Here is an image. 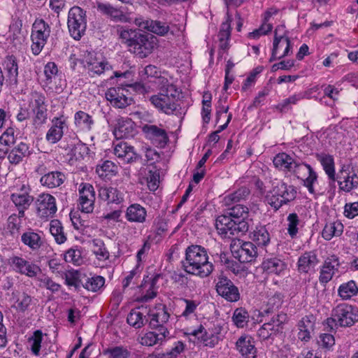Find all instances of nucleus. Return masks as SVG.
<instances>
[{"label": "nucleus", "instance_id": "f257e3e1", "mask_svg": "<svg viewBox=\"0 0 358 358\" xmlns=\"http://www.w3.org/2000/svg\"><path fill=\"white\" fill-rule=\"evenodd\" d=\"M181 90L166 78H159V92L150 97L152 104L159 110L167 114H177Z\"/></svg>", "mask_w": 358, "mask_h": 358}, {"label": "nucleus", "instance_id": "f03ea898", "mask_svg": "<svg viewBox=\"0 0 358 358\" xmlns=\"http://www.w3.org/2000/svg\"><path fill=\"white\" fill-rule=\"evenodd\" d=\"M182 264L185 272L201 278L208 276L213 271V265L208 261L206 250L198 245L187 248L185 259Z\"/></svg>", "mask_w": 358, "mask_h": 358}, {"label": "nucleus", "instance_id": "7ed1b4c3", "mask_svg": "<svg viewBox=\"0 0 358 358\" xmlns=\"http://www.w3.org/2000/svg\"><path fill=\"white\" fill-rule=\"evenodd\" d=\"M274 166L281 170L292 171L299 178L301 170L306 169L308 172V176L303 179V185L307 187L310 194H314V184L317 182V174L313 170L310 164L300 163L292 159L289 155L281 152L275 155L273 160Z\"/></svg>", "mask_w": 358, "mask_h": 358}, {"label": "nucleus", "instance_id": "20e7f679", "mask_svg": "<svg viewBox=\"0 0 358 358\" xmlns=\"http://www.w3.org/2000/svg\"><path fill=\"white\" fill-rule=\"evenodd\" d=\"M296 194V187L293 185H289L283 181H277L273 183V188L266 199L267 203L277 210L283 205L294 201Z\"/></svg>", "mask_w": 358, "mask_h": 358}, {"label": "nucleus", "instance_id": "39448f33", "mask_svg": "<svg viewBox=\"0 0 358 358\" xmlns=\"http://www.w3.org/2000/svg\"><path fill=\"white\" fill-rule=\"evenodd\" d=\"M29 108L32 113V124L39 128L45 124L48 120V103L45 94L32 91L28 100Z\"/></svg>", "mask_w": 358, "mask_h": 358}, {"label": "nucleus", "instance_id": "423d86ee", "mask_svg": "<svg viewBox=\"0 0 358 358\" xmlns=\"http://www.w3.org/2000/svg\"><path fill=\"white\" fill-rule=\"evenodd\" d=\"M51 32L50 24L42 18H36L32 24L31 40V52L34 55L41 53Z\"/></svg>", "mask_w": 358, "mask_h": 358}, {"label": "nucleus", "instance_id": "0eeeda50", "mask_svg": "<svg viewBox=\"0 0 358 358\" xmlns=\"http://www.w3.org/2000/svg\"><path fill=\"white\" fill-rule=\"evenodd\" d=\"M86 12L79 6L72 7L68 15V28L71 36L79 40L87 27Z\"/></svg>", "mask_w": 358, "mask_h": 358}, {"label": "nucleus", "instance_id": "6e6552de", "mask_svg": "<svg viewBox=\"0 0 358 358\" xmlns=\"http://www.w3.org/2000/svg\"><path fill=\"white\" fill-rule=\"evenodd\" d=\"M157 39L151 34L138 32L129 51L143 59L150 55L157 45Z\"/></svg>", "mask_w": 358, "mask_h": 358}, {"label": "nucleus", "instance_id": "1a4fd4ad", "mask_svg": "<svg viewBox=\"0 0 358 358\" xmlns=\"http://www.w3.org/2000/svg\"><path fill=\"white\" fill-rule=\"evenodd\" d=\"M84 67L92 74L101 75L112 69L109 63L102 57H98L93 51H85L79 59Z\"/></svg>", "mask_w": 358, "mask_h": 358}, {"label": "nucleus", "instance_id": "9d476101", "mask_svg": "<svg viewBox=\"0 0 358 358\" xmlns=\"http://www.w3.org/2000/svg\"><path fill=\"white\" fill-rule=\"evenodd\" d=\"M340 327H351L358 321V308L346 303L339 304L332 311Z\"/></svg>", "mask_w": 358, "mask_h": 358}, {"label": "nucleus", "instance_id": "9b49d317", "mask_svg": "<svg viewBox=\"0 0 358 358\" xmlns=\"http://www.w3.org/2000/svg\"><path fill=\"white\" fill-rule=\"evenodd\" d=\"M228 210L227 214L238 224L237 229H241V234L248 232L253 223L249 208L241 204H236L229 208Z\"/></svg>", "mask_w": 358, "mask_h": 358}, {"label": "nucleus", "instance_id": "f8f14e48", "mask_svg": "<svg viewBox=\"0 0 358 358\" xmlns=\"http://www.w3.org/2000/svg\"><path fill=\"white\" fill-rule=\"evenodd\" d=\"M215 289L218 295L229 302H236L241 298L238 288L230 279L223 275L217 277Z\"/></svg>", "mask_w": 358, "mask_h": 358}, {"label": "nucleus", "instance_id": "ddd939ff", "mask_svg": "<svg viewBox=\"0 0 358 358\" xmlns=\"http://www.w3.org/2000/svg\"><path fill=\"white\" fill-rule=\"evenodd\" d=\"M170 317V314L165 305L159 304L148 313V324L151 329L159 332L169 331L166 324Z\"/></svg>", "mask_w": 358, "mask_h": 358}, {"label": "nucleus", "instance_id": "4468645a", "mask_svg": "<svg viewBox=\"0 0 358 358\" xmlns=\"http://www.w3.org/2000/svg\"><path fill=\"white\" fill-rule=\"evenodd\" d=\"M231 251L234 258L241 263L251 262L255 259L257 255V247L252 242L241 243L238 240V243L231 245Z\"/></svg>", "mask_w": 358, "mask_h": 358}, {"label": "nucleus", "instance_id": "2eb2a0df", "mask_svg": "<svg viewBox=\"0 0 358 358\" xmlns=\"http://www.w3.org/2000/svg\"><path fill=\"white\" fill-rule=\"evenodd\" d=\"M105 96L113 106L118 108H125L134 102L129 91L123 87H110L106 91Z\"/></svg>", "mask_w": 358, "mask_h": 358}, {"label": "nucleus", "instance_id": "dca6fc26", "mask_svg": "<svg viewBox=\"0 0 358 358\" xmlns=\"http://www.w3.org/2000/svg\"><path fill=\"white\" fill-rule=\"evenodd\" d=\"M238 224L228 214L218 216L215 221V227L218 234L224 238H233L238 236L241 231L237 229Z\"/></svg>", "mask_w": 358, "mask_h": 358}, {"label": "nucleus", "instance_id": "f3484780", "mask_svg": "<svg viewBox=\"0 0 358 358\" xmlns=\"http://www.w3.org/2000/svg\"><path fill=\"white\" fill-rule=\"evenodd\" d=\"M142 131L145 138L157 148H164L169 141L166 130L157 125L145 124L142 127Z\"/></svg>", "mask_w": 358, "mask_h": 358}, {"label": "nucleus", "instance_id": "a211bd4d", "mask_svg": "<svg viewBox=\"0 0 358 358\" xmlns=\"http://www.w3.org/2000/svg\"><path fill=\"white\" fill-rule=\"evenodd\" d=\"M36 206L37 215L42 219L53 217L57 210L55 197L49 194H40L36 201Z\"/></svg>", "mask_w": 358, "mask_h": 358}, {"label": "nucleus", "instance_id": "6ab92c4d", "mask_svg": "<svg viewBox=\"0 0 358 358\" xmlns=\"http://www.w3.org/2000/svg\"><path fill=\"white\" fill-rule=\"evenodd\" d=\"M78 208L82 213H92L94 207L95 192L92 185L82 183L79 189Z\"/></svg>", "mask_w": 358, "mask_h": 358}, {"label": "nucleus", "instance_id": "aec40b11", "mask_svg": "<svg viewBox=\"0 0 358 358\" xmlns=\"http://www.w3.org/2000/svg\"><path fill=\"white\" fill-rule=\"evenodd\" d=\"M341 190L349 192L358 186V176L349 171V166H343L336 177Z\"/></svg>", "mask_w": 358, "mask_h": 358}, {"label": "nucleus", "instance_id": "412c9836", "mask_svg": "<svg viewBox=\"0 0 358 358\" xmlns=\"http://www.w3.org/2000/svg\"><path fill=\"white\" fill-rule=\"evenodd\" d=\"M10 264L16 272L30 278L35 277L40 271L38 266L17 256L10 258Z\"/></svg>", "mask_w": 358, "mask_h": 358}, {"label": "nucleus", "instance_id": "4be33fe9", "mask_svg": "<svg viewBox=\"0 0 358 358\" xmlns=\"http://www.w3.org/2000/svg\"><path fill=\"white\" fill-rule=\"evenodd\" d=\"M220 327H215V330L208 329L206 331L202 325L190 334L194 336H197L199 338H201V341L206 346L213 348L215 347L220 340Z\"/></svg>", "mask_w": 358, "mask_h": 358}, {"label": "nucleus", "instance_id": "5701e85b", "mask_svg": "<svg viewBox=\"0 0 358 358\" xmlns=\"http://www.w3.org/2000/svg\"><path fill=\"white\" fill-rule=\"evenodd\" d=\"M236 348L245 358H257V348L254 339L248 335L240 336L236 342Z\"/></svg>", "mask_w": 358, "mask_h": 358}, {"label": "nucleus", "instance_id": "b1692460", "mask_svg": "<svg viewBox=\"0 0 358 358\" xmlns=\"http://www.w3.org/2000/svg\"><path fill=\"white\" fill-rule=\"evenodd\" d=\"M315 317L310 314L303 317L298 322V338L301 341L307 342L312 337L315 324Z\"/></svg>", "mask_w": 358, "mask_h": 358}, {"label": "nucleus", "instance_id": "393cba45", "mask_svg": "<svg viewBox=\"0 0 358 358\" xmlns=\"http://www.w3.org/2000/svg\"><path fill=\"white\" fill-rule=\"evenodd\" d=\"M340 266L339 259L336 255L328 257L323 264L320 271V281L322 283H327L331 279Z\"/></svg>", "mask_w": 358, "mask_h": 358}, {"label": "nucleus", "instance_id": "a878e982", "mask_svg": "<svg viewBox=\"0 0 358 358\" xmlns=\"http://www.w3.org/2000/svg\"><path fill=\"white\" fill-rule=\"evenodd\" d=\"M135 133V124L131 119L120 117L117 120L114 134L117 138L132 137Z\"/></svg>", "mask_w": 358, "mask_h": 358}, {"label": "nucleus", "instance_id": "bb28decb", "mask_svg": "<svg viewBox=\"0 0 358 358\" xmlns=\"http://www.w3.org/2000/svg\"><path fill=\"white\" fill-rule=\"evenodd\" d=\"M32 154V150L29 145L25 143L21 142L15 145L8 154V159L12 164H18L26 157Z\"/></svg>", "mask_w": 358, "mask_h": 358}, {"label": "nucleus", "instance_id": "cd10ccee", "mask_svg": "<svg viewBox=\"0 0 358 358\" xmlns=\"http://www.w3.org/2000/svg\"><path fill=\"white\" fill-rule=\"evenodd\" d=\"M147 210L139 203L129 206L125 213V218L129 222L144 223L146 221Z\"/></svg>", "mask_w": 358, "mask_h": 358}, {"label": "nucleus", "instance_id": "c85d7f7f", "mask_svg": "<svg viewBox=\"0 0 358 358\" xmlns=\"http://www.w3.org/2000/svg\"><path fill=\"white\" fill-rule=\"evenodd\" d=\"M52 122V125L48 129L45 138L49 143L54 144L59 141L63 136L65 121L62 118L55 117Z\"/></svg>", "mask_w": 358, "mask_h": 358}, {"label": "nucleus", "instance_id": "c756f323", "mask_svg": "<svg viewBox=\"0 0 358 358\" xmlns=\"http://www.w3.org/2000/svg\"><path fill=\"white\" fill-rule=\"evenodd\" d=\"M99 197L108 203L119 204L124 201L122 194L113 187H101L99 189Z\"/></svg>", "mask_w": 358, "mask_h": 358}, {"label": "nucleus", "instance_id": "7c9ffc66", "mask_svg": "<svg viewBox=\"0 0 358 358\" xmlns=\"http://www.w3.org/2000/svg\"><path fill=\"white\" fill-rule=\"evenodd\" d=\"M114 154L127 163H130L136 158L134 148L123 141L118 142L115 145Z\"/></svg>", "mask_w": 358, "mask_h": 358}, {"label": "nucleus", "instance_id": "2f4dec72", "mask_svg": "<svg viewBox=\"0 0 358 358\" xmlns=\"http://www.w3.org/2000/svg\"><path fill=\"white\" fill-rule=\"evenodd\" d=\"M136 24L143 29H146L148 31L155 33L157 35L164 36L169 31V26L165 22L157 20H145L143 22H138V19H136Z\"/></svg>", "mask_w": 358, "mask_h": 358}, {"label": "nucleus", "instance_id": "473e14b6", "mask_svg": "<svg viewBox=\"0 0 358 358\" xmlns=\"http://www.w3.org/2000/svg\"><path fill=\"white\" fill-rule=\"evenodd\" d=\"M317 263L318 259L315 252H306L299 258V271L303 273H308L311 269H313Z\"/></svg>", "mask_w": 358, "mask_h": 358}, {"label": "nucleus", "instance_id": "72a5a7b5", "mask_svg": "<svg viewBox=\"0 0 358 358\" xmlns=\"http://www.w3.org/2000/svg\"><path fill=\"white\" fill-rule=\"evenodd\" d=\"M10 199L17 207L20 217L24 216V210L29 208L34 200L33 197L27 192L13 193Z\"/></svg>", "mask_w": 358, "mask_h": 358}, {"label": "nucleus", "instance_id": "f704fd0d", "mask_svg": "<svg viewBox=\"0 0 358 358\" xmlns=\"http://www.w3.org/2000/svg\"><path fill=\"white\" fill-rule=\"evenodd\" d=\"M65 180V175L62 172L51 171L43 176L40 182L43 186L55 188L63 184Z\"/></svg>", "mask_w": 358, "mask_h": 358}, {"label": "nucleus", "instance_id": "c9c22d12", "mask_svg": "<svg viewBox=\"0 0 358 358\" xmlns=\"http://www.w3.org/2000/svg\"><path fill=\"white\" fill-rule=\"evenodd\" d=\"M284 25L278 26L274 31L273 41H277L279 45L285 46L282 56H288L292 53L291 41L287 36Z\"/></svg>", "mask_w": 358, "mask_h": 358}, {"label": "nucleus", "instance_id": "e433bc0d", "mask_svg": "<svg viewBox=\"0 0 358 358\" xmlns=\"http://www.w3.org/2000/svg\"><path fill=\"white\" fill-rule=\"evenodd\" d=\"M264 271L268 274L279 275L286 268L285 263L278 257H272L265 259L262 262Z\"/></svg>", "mask_w": 358, "mask_h": 358}, {"label": "nucleus", "instance_id": "4c0bfd02", "mask_svg": "<svg viewBox=\"0 0 358 358\" xmlns=\"http://www.w3.org/2000/svg\"><path fill=\"white\" fill-rule=\"evenodd\" d=\"M97 9L101 13L109 16L111 19H113L115 21H127V17L124 14V13L121 10L113 7L109 3H99L97 5Z\"/></svg>", "mask_w": 358, "mask_h": 358}, {"label": "nucleus", "instance_id": "58836bf2", "mask_svg": "<svg viewBox=\"0 0 358 358\" xmlns=\"http://www.w3.org/2000/svg\"><path fill=\"white\" fill-rule=\"evenodd\" d=\"M317 159L321 163L323 169L328 176L329 180L336 181V173L334 167V159L333 156L325 153H320L316 155Z\"/></svg>", "mask_w": 358, "mask_h": 358}, {"label": "nucleus", "instance_id": "ea45409f", "mask_svg": "<svg viewBox=\"0 0 358 358\" xmlns=\"http://www.w3.org/2000/svg\"><path fill=\"white\" fill-rule=\"evenodd\" d=\"M250 194V191L245 187H242L238 189L231 192L224 198L225 206L238 204V203L245 201Z\"/></svg>", "mask_w": 358, "mask_h": 358}, {"label": "nucleus", "instance_id": "a19ab883", "mask_svg": "<svg viewBox=\"0 0 358 358\" xmlns=\"http://www.w3.org/2000/svg\"><path fill=\"white\" fill-rule=\"evenodd\" d=\"M127 321L130 326L139 329L148 322V315H145L139 308L133 309L128 314Z\"/></svg>", "mask_w": 358, "mask_h": 358}, {"label": "nucleus", "instance_id": "79ce46f5", "mask_svg": "<svg viewBox=\"0 0 358 358\" xmlns=\"http://www.w3.org/2000/svg\"><path fill=\"white\" fill-rule=\"evenodd\" d=\"M21 241L33 250L39 249L43 244V241L39 234L32 230L24 232L21 236Z\"/></svg>", "mask_w": 358, "mask_h": 358}, {"label": "nucleus", "instance_id": "37998d69", "mask_svg": "<svg viewBox=\"0 0 358 358\" xmlns=\"http://www.w3.org/2000/svg\"><path fill=\"white\" fill-rule=\"evenodd\" d=\"M343 231V225L338 221L328 222L325 224L322 232V237L327 241L331 240L334 236H339Z\"/></svg>", "mask_w": 358, "mask_h": 358}, {"label": "nucleus", "instance_id": "c03bdc74", "mask_svg": "<svg viewBox=\"0 0 358 358\" xmlns=\"http://www.w3.org/2000/svg\"><path fill=\"white\" fill-rule=\"evenodd\" d=\"M169 335V331H163L157 333L155 331H149L141 337V343L146 346H152L157 343L162 342Z\"/></svg>", "mask_w": 358, "mask_h": 358}, {"label": "nucleus", "instance_id": "a18cd8bd", "mask_svg": "<svg viewBox=\"0 0 358 358\" xmlns=\"http://www.w3.org/2000/svg\"><path fill=\"white\" fill-rule=\"evenodd\" d=\"M74 122L76 126L83 131H90L94 124L92 116L82 110L76 113Z\"/></svg>", "mask_w": 358, "mask_h": 358}, {"label": "nucleus", "instance_id": "49530a36", "mask_svg": "<svg viewBox=\"0 0 358 358\" xmlns=\"http://www.w3.org/2000/svg\"><path fill=\"white\" fill-rule=\"evenodd\" d=\"M252 240L259 246H266L270 243V234L265 226L259 225L252 232Z\"/></svg>", "mask_w": 358, "mask_h": 358}, {"label": "nucleus", "instance_id": "de8ad7c7", "mask_svg": "<svg viewBox=\"0 0 358 358\" xmlns=\"http://www.w3.org/2000/svg\"><path fill=\"white\" fill-rule=\"evenodd\" d=\"M358 293V287L354 280L341 284L338 289V294L343 300H348Z\"/></svg>", "mask_w": 358, "mask_h": 358}, {"label": "nucleus", "instance_id": "09e8293b", "mask_svg": "<svg viewBox=\"0 0 358 358\" xmlns=\"http://www.w3.org/2000/svg\"><path fill=\"white\" fill-rule=\"evenodd\" d=\"M103 354L108 358H130L131 352L127 346L116 345L103 350Z\"/></svg>", "mask_w": 358, "mask_h": 358}, {"label": "nucleus", "instance_id": "8fccbe9b", "mask_svg": "<svg viewBox=\"0 0 358 358\" xmlns=\"http://www.w3.org/2000/svg\"><path fill=\"white\" fill-rule=\"evenodd\" d=\"M50 232L55 238L57 243L62 244L66 241V235L64 231L63 226L59 220H51L50 223Z\"/></svg>", "mask_w": 358, "mask_h": 358}, {"label": "nucleus", "instance_id": "3c124183", "mask_svg": "<svg viewBox=\"0 0 358 358\" xmlns=\"http://www.w3.org/2000/svg\"><path fill=\"white\" fill-rule=\"evenodd\" d=\"M3 65L8 72L10 80L16 83L18 76V65L16 57L14 55L6 56Z\"/></svg>", "mask_w": 358, "mask_h": 358}, {"label": "nucleus", "instance_id": "603ef678", "mask_svg": "<svg viewBox=\"0 0 358 358\" xmlns=\"http://www.w3.org/2000/svg\"><path fill=\"white\" fill-rule=\"evenodd\" d=\"M117 169L115 163L110 160H105L96 166V172L101 178H105L109 173H117Z\"/></svg>", "mask_w": 358, "mask_h": 358}, {"label": "nucleus", "instance_id": "864d4df0", "mask_svg": "<svg viewBox=\"0 0 358 358\" xmlns=\"http://www.w3.org/2000/svg\"><path fill=\"white\" fill-rule=\"evenodd\" d=\"M232 320L238 328H243L249 322V313L245 308H238L234 311Z\"/></svg>", "mask_w": 358, "mask_h": 358}, {"label": "nucleus", "instance_id": "5fc2aeb1", "mask_svg": "<svg viewBox=\"0 0 358 358\" xmlns=\"http://www.w3.org/2000/svg\"><path fill=\"white\" fill-rule=\"evenodd\" d=\"M43 341V333L41 330H36L33 333V335L29 338L28 342L31 347L32 353L38 356L40 354L41 343Z\"/></svg>", "mask_w": 358, "mask_h": 358}, {"label": "nucleus", "instance_id": "6e6d98bb", "mask_svg": "<svg viewBox=\"0 0 358 358\" xmlns=\"http://www.w3.org/2000/svg\"><path fill=\"white\" fill-rule=\"evenodd\" d=\"M33 301L34 298L32 296L26 292H22L17 299L15 308L19 312L24 313L29 310Z\"/></svg>", "mask_w": 358, "mask_h": 358}, {"label": "nucleus", "instance_id": "4d7b16f0", "mask_svg": "<svg viewBox=\"0 0 358 358\" xmlns=\"http://www.w3.org/2000/svg\"><path fill=\"white\" fill-rule=\"evenodd\" d=\"M120 38L122 42L125 43L129 49L130 45L133 43L139 31L134 29H126L122 27L117 29Z\"/></svg>", "mask_w": 358, "mask_h": 358}, {"label": "nucleus", "instance_id": "13d9d810", "mask_svg": "<svg viewBox=\"0 0 358 358\" xmlns=\"http://www.w3.org/2000/svg\"><path fill=\"white\" fill-rule=\"evenodd\" d=\"M287 233L291 238H294L296 236L299 231L298 225L300 220L296 213H290L287 218Z\"/></svg>", "mask_w": 358, "mask_h": 358}, {"label": "nucleus", "instance_id": "bf43d9fd", "mask_svg": "<svg viewBox=\"0 0 358 358\" xmlns=\"http://www.w3.org/2000/svg\"><path fill=\"white\" fill-rule=\"evenodd\" d=\"M105 283V279L103 277L100 275L94 276L87 280L83 287L92 292H96L100 289Z\"/></svg>", "mask_w": 358, "mask_h": 358}, {"label": "nucleus", "instance_id": "052dcab7", "mask_svg": "<svg viewBox=\"0 0 358 358\" xmlns=\"http://www.w3.org/2000/svg\"><path fill=\"white\" fill-rule=\"evenodd\" d=\"M93 252L99 259H107L109 257V252L105 248L103 242L100 239L92 241Z\"/></svg>", "mask_w": 358, "mask_h": 358}, {"label": "nucleus", "instance_id": "680f3d73", "mask_svg": "<svg viewBox=\"0 0 358 358\" xmlns=\"http://www.w3.org/2000/svg\"><path fill=\"white\" fill-rule=\"evenodd\" d=\"M287 316L284 313H278L274 315L268 322L266 324H271L273 331L277 334L280 332L282 329V324L287 321Z\"/></svg>", "mask_w": 358, "mask_h": 358}, {"label": "nucleus", "instance_id": "e2e57ef3", "mask_svg": "<svg viewBox=\"0 0 358 358\" xmlns=\"http://www.w3.org/2000/svg\"><path fill=\"white\" fill-rule=\"evenodd\" d=\"M283 301V296L282 294L276 292L268 298L266 308L264 311L266 314L273 313L274 310L278 309Z\"/></svg>", "mask_w": 358, "mask_h": 358}, {"label": "nucleus", "instance_id": "0e129e2a", "mask_svg": "<svg viewBox=\"0 0 358 358\" xmlns=\"http://www.w3.org/2000/svg\"><path fill=\"white\" fill-rule=\"evenodd\" d=\"M64 259L66 262H71L79 265L82 262L81 252L78 248H71L64 255Z\"/></svg>", "mask_w": 358, "mask_h": 358}, {"label": "nucleus", "instance_id": "69168bd1", "mask_svg": "<svg viewBox=\"0 0 358 358\" xmlns=\"http://www.w3.org/2000/svg\"><path fill=\"white\" fill-rule=\"evenodd\" d=\"M57 73L58 68L56 64L52 62H48L44 67L46 83H51L52 78L57 76Z\"/></svg>", "mask_w": 358, "mask_h": 358}, {"label": "nucleus", "instance_id": "338daca9", "mask_svg": "<svg viewBox=\"0 0 358 358\" xmlns=\"http://www.w3.org/2000/svg\"><path fill=\"white\" fill-rule=\"evenodd\" d=\"M20 217V214H12L8 218V229L10 230L11 234H15L18 231L21 227L22 220Z\"/></svg>", "mask_w": 358, "mask_h": 358}, {"label": "nucleus", "instance_id": "774afa93", "mask_svg": "<svg viewBox=\"0 0 358 358\" xmlns=\"http://www.w3.org/2000/svg\"><path fill=\"white\" fill-rule=\"evenodd\" d=\"M148 187L151 191L157 189L159 182V175L157 171L150 170L146 175Z\"/></svg>", "mask_w": 358, "mask_h": 358}]
</instances>
